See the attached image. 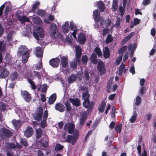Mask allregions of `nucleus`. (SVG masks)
Segmentation results:
<instances>
[{
    "label": "nucleus",
    "mask_w": 156,
    "mask_h": 156,
    "mask_svg": "<svg viewBox=\"0 0 156 156\" xmlns=\"http://www.w3.org/2000/svg\"><path fill=\"white\" fill-rule=\"evenodd\" d=\"M30 51L25 45H21L18 49L17 55L19 56H22V62H26L28 60L30 54Z\"/></svg>",
    "instance_id": "obj_1"
},
{
    "label": "nucleus",
    "mask_w": 156,
    "mask_h": 156,
    "mask_svg": "<svg viewBox=\"0 0 156 156\" xmlns=\"http://www.w3.org/2000/svg\"><path fill=\"white\" fill-rule=\"evenodd\" d=\"M50 31V36L51 38L54 39L59 37L62 40L63 39L62 34L58 32L57 27L55 24H51Z\"/></svg>",
    "instance_id": "obj_2"
},
{
    "label": "nucleus",
    "mask_w": 156,
    "mask_h": 156,
    "mask_svg": "<svg viewBox=\"0 0 156 156\" xmlns=\"http://www.w3.org/2000/svg\"><path fill=\"white\" fill-rule=\"evenodd\" d=\"M83 98L84 100L83 102V106L87 108L88 110L92 109L93 108L94 103L93 102H91L90 103V101L88 99L90 97L89 94L87 92H84L82 94Z\"/></svg>",
    "instance_id": "obj_3"
},
{
    "label": "nucleus",
    "mask_w": 156,
    "mask_h": 156,
    "mask_svg": "<svg viewBox=\"0 0 156 156\" xmlns=\"http://www.w3.org/2000/svg\"><path fill=\"white\" fill-rule=\"evenodd\" d=\"M73 135H68L66 137V141L68 143H70L72 145H74L79 135V133L78 130H76Z\"/></svg>",
    "instance_id": "obj_4"
},
{
    "label": "nucleus",
    "mask_w": 156,
    "mask_h": 156,
    "mask_svg": "<svg viewBox=\"0 0 156 156\" xmlns=\"http://www.w3.org/2000/svg\"><path fill=\"white\" fill-rule=\"evenodd\" d=\"M33 35L35 38L38 40L39 39V37L41 38L44 37V32L41 27H38L35 29L34 31L33 32Z\"/></svg>",
    "instance_id": "obj_5"
},
{
    "label": "nucleus",
    "mask_w": 156,
    "mask_h": 156,
    "mask_svg": "<svg viewBox=\"0 0 156 156\" xmlns=\"http://www.w3.org/2000/svg\"><path fill=\"white\" fill-rule=\"evenodd\" d=\"M75 125L72 123H66L65 124L64 129L65 130H68V132L69 133H73L76 129H74Z\"/></svg>",
    "instance_id": "obj_6"
},
{
    "label": "nucleus",
    "mask_w": 156,
    "mask_h": 156,
    "mask_svg": "<svg viewBox=\"0 0 156 156\" xmlns=\"http://www.w3.org/2000/svg\"><path fill=\"white\" fill-rule=\"evenodd\" d=\"M12 133L9 129H2L0 130V136L3 139L12 136Z\"/></svg>",
    "instance_id": "obj_7"
},
{
    "label": "nucleus",
    "mask_w": 156,
    "mask_h": 156,
    "mask_svg": "<svg viewBox=\"0 0 156 156\" xmlns=\"http://www.w3.org/2000/svg\"><path fill=\"white\" fill-rule=\"evenodd\" d=\"M5 66V63H3L2 66ZM9 70L5 68H2L0 70V78H6L9 75Z\"/></svg>",
    "instance_id": "obj_8"
},
{
    "label": "nucleus",
    "mask_w": 156,
    "mask_h": 156,
    "mask_svg": "<svg viewBox=\"0 0 156 156\" xmlns=\"http://www.w3.org/2000/svg\"><path fill=\"white\" fill-rule=\"evenodd\" d=\"M43 113V108L42 107L38 108L36 113L34 116V119L38 121L40 120L41 118Z\"/></svg>",
    "instance_id": "obj_9"
},
{
    "label": "nucleus",
    "mask_w": 156,
    "mask_h": 156,
    "mask_svg": "<svg viewBox=\"0 0 156 156\" xmlns=\"http://www.w3.org/2000/svg\"><path fill=\"white\" fill-rule=\"evenodd\" d=\"M6 4H8V6H7L5 10V14L7 15L9 12L10 9V7H11V4L10 2H5L4 4L2 5L0 7V16H1L2 14V12L3 9L4 8L5 5Z\"/></svg>",
    "instance_id": "obj_10"
},
{
    "label": "nucleus",
    "mask_w": 156,
    "mask_h": 156,
    "mask_svg": "<svg viewBox=\"0 0 156 156\" xmlns=\"http://www.w3.org/2000/svg\"><path fill=\"white\" fill-rule=\"evenodd\" d=\"M69 101L73 106L75 107H78L80 104V100L77 98H70L69 99Z\"/></svg>",
    "instance_id": "obj_11"
},
{
    "label": "nucleus",
    "mask_w": 156,
    "mask_h": 156,
    "mask_svg": "<svg viewBox=\"0 0 156 156\" xmlns=\"http://www.w3.org/2000/svg\"><path fill=\"white\" fill-rule=\"evenodd\" d=\"M21 94L23 98L27 102L30 101L31 96L29 93L26 91H21Z\"/></svg>",
    "instance_id": "obj_12"
},
{
    "label": "nucleus",
    "mask_w": 156,
    "mask_h": 156,
    "mask_svg": "<svg viewBox=\"0 0 156 156\" xmlns=\"http://www.w3.org/2000/svg\"><path fill=\"white\" fill-rule=\"evenodd\" d=\"M97 68L98 70L101 73L105 74V69L103 61H100L98 62Z\"/></svg>",
    "instance_id": "obj_13"
},
{
    "label": "nucleus",
    "mask_w": 156,
    "mask_h": 156,
    "mask_svg": "<svg viewBox=\"0 0 156 156\" xmlns=\"http://www.w3.org/2000/svg\"><path fill=\"white\" fill-rule=\"evenodd\" d=\"M33 133V130L32 128L30 126H28L26 129L24 135L26 137H29L32 135Z\"/></svg>",
    "instance_id": "obj_14"
},
{
    "label": "nucleus",
    "mask_w": 156,
    "mask_h": 156,
    "mask_svg": "<svg viewBox=\"0 0 156 156\" xmlns=\"http://www.w3.org/2000/svg\"><path fill=\"white\" fill-rule=\"evenodd\" d=\"M77 27L72 22H70V28L73 32L72 34L73 37L75 39H76V34L77 29Z\"/></svg>",
    "instance_id": "obj_15"
},
{
    "label": "nucleus",
    "mask_w": 156,
    "mask_h": 156,
    "mask_svg": "<svg viewBox=\"0 0 156 156\" xmlns=\"http://www.w3.org/2000/svg\"><path fill=\"white\" fill-rule=\"evenodd\" d=\"M60 61V60L58 58H53L50 61L49 64L52 66L56 67L58 66Z\"/></svg>",
    "instance_id": "obj_16"
},
{
    "label": "nucleus",
    "mask_w": 156,
    "mask_h": 156,
    "mask_svg": "<svg viewBox=\"0 0 156 156\" xmlns=\"http://www.w3.org/2000/svg\"><path fill=\"white\" fill-rule=\"evenodd\" d=\"M14 33V31H12L9 32L8 34L7 37V41L10 44H11L12 43L16 44L15 41L12 39V36Z\"/></svg>",
    "instance_id": "obj_17"
},
{
    "label": "nucleus",
    "mask_w": 156,
    "mask_h": 156,
    "mask_svg": "<svg viewBox=\"0 0 156 156\" xmlns=\"http://www.w3.org/2000/svg\"><path fill=\"white\" fill-rule=\"evenodd\" d=\"M55 109L60 112H63L65 109V107L64 105L61 103H58L56 104L55 106Z\"/></svg>",
    "instance_id": "obj_18"
},
{
    "label": "nucleus",
    "mask_w": 156,
    "mask_h": 156,
    "mask_svg": "<svg viewBox=\"0 0 156 156\" xmlns=\"http://www.w3.org/2000/svg\"><path fill=\"white\" fill-rule=\"evenodd\" d=\"M80 61V58H76L74 59L73 61L70 62V65L71 67L73 68H74L76 67L78 63H79Z\"/></svg>",
    "instance_id": "obj_19"
},
{
    "label": "nucleus",
    "mask_w": 156,
    "mask_h": 156,
    "mask_svg": "<svg viewBox=\"0 0 156 156\" xmlns=\"http://www.w3.org/2000/svg\"><path fill=\"white\" fill-rule=\"evenodd\" d=\"M43 139H44L45 140L41 141L42 147H41V148L42 150H45L46 147L48 146V139L47 136H46L43 138Z\"/></svg>",
    "instance_id": "obj_20"
},
{
    "label": "nucleus",
    "mask_w": 156,
    "mask_h": 156,
    "mask_svg": "<svg viewBox=\"0 0 156 156\" xmlns=\"http://www.w3.org/2000/svg\"><path fill=\"white\" fill-rule=\"evenodd\" d=\"M93 17L96 22H98L100 18V13L99 11L96 9L93 12Z\"/></svg>",
    "instance_id": "obj_21"
},
{
    "label": "nucleus",
    "mask_w": 156,
    "mask_h": 156,
    "mask_svg": "<svg viewBox=\"0 0 156 156\" xmlns=\"http://www.w3.org/2000/svg\"><path fill=\"white\" fill-rule=\"evenodd\" d=\"M62 30L65 34L67 33L69 31V24L66 22L62 26Z\"/></svg>",
    "instance_id": "obj_22"
},
{
    "label": "nucleus",
    "mask_w": 156,
    "mask_h": 156,
    "mask_svg": "<svg viewBox=\"0 0 156 156\" xmlns=\"http://www.w3.org/2000/svg\"><path fill=\"white\" fill-rule=\"evenodd\" d=\"M8 147L12 149H14L16 148H18L19 149H21L22 148V146L18 143H16L15 145L14 143H10L8 144Z\"/></svg>",
    "instance_id": "obj_23"
},
{
    "label": "nucleus",
    "mask_w": 156,
    "mask_h": 156,
    "mask_svg": "<svg viewBox=\"0 0 156 156\" xmlns=\"http://www.w3.org/2000/svg\"><path fill=\"white\" fill-rule=\"evenodd\" d=\"M35 54L36 56L41 57L43 55V51L40 47H37L36 48Z\"/></svg>",
    "instance_id": "obj_24"
},
{
    "label": "nucleus",
    "mask_w": 156,
    "mask_h": 156,
    "mask_svg": "<svg viewBox=\"0 0 156 156\" xmlns=\"http://www.w3.org/2000/svg\"><path fill=\"white\" fill-rule=\"evenodd\" d=\"M79 42L81 44H83L85 43L86 39L85 36L81 33H80L78 36Z\"/></svg>",
    "instance_id": "obj_25"
},
{
    "label": "nucleus",
    "mask_w": 156,
    "mask_h": 156,
    "mask_svg": "<svg viewBox=\"0 0 156 156\" xmlns=\"http://www.w3.org/2000/svg\"><path fill=\"white\" fill-rule=\"evenodd\" d=\"M75 49L76 51V58H80L81 56V49L79 45L75 46Z\"/></svg>",
    "instance_id": "obj_26"
},
{
    "label": "nucleus",
    "mask_w": 156,
    "mask_h": 156,
    "mask_svg": "<svg viewBox=\"0 0 156 156\" xmlns=\"http://www.w3.org/2000/svg\"><path fill=\"white\" fill-rule=\"evenodd\" d=\"M62 66L64 68H66L68 65L67 58L66 56H63L61 59Z\"/></svg>",
    "instance_id": "obj_27"
},
{
    "label": "nucleus",
    "mask_w": 156,
    "mask_h": 156,
    "mask_svg": "<svg viewBox=\"0 0 156 156\" xmlns=\"http://www.w3.org/2000/svg\"><path fill=\"white\" fill-rule=\"evenodd\" d=\"M104 55L105 58H109L110 56V54L109 48L108 47H105L103 49Z\"/></svg>",
    "instance_id": "obj_28"
},
{
    "label": "nucleus",
    "mask_w": 156,
    "mask_h": 156,
    "mask_svg": "<svg viewBox=\"0 0 156 156\" xmlns=\"http://www.w3.org/2000/svg\"><path fill=\"white\" fill-rule=\"evenodd\" d=\"M47 86L46 84H44L42 85H38L37 91L41 90V92L44 93L46 91Z\"/></svg>",
    "instance_id": "obj_29"
},
{
    "label": "nucleus",
    "mask_w": 156,
    "mask_h": 156,
    "mask_svg": "<svg viewBox=\"0 0 156 156\" xmlns=\"http://www.w3.org/2000/svg\"><path fill=\"white\" fill-rule=\"evenodd\" d=\"M18 18L19 20L22 23H24L25 22H29L30 21L29 19L26 16H19L18 17Z\"/></svg>",
    "instance_id": "obj_30"
},
{
    "label": "nucleus",
    "mask_w": 156,
    "mask_h": 156,
    "mask_svg": "<svg viewBox=\"0 0 156 156\" xmlns=\"http://www.w3.org/2000/svg\"><path fill=\"white\" fill-rule=\"evenodd\" d=\"M106 103L104 101H102L98 108V110L101 113H103L104 112L106 106Z\"/></svg>",
    "instance_id": "obj_31"
},
{
    "label": "nucleus",
    "mask_w": 156,
    "mask_h": 156,
    "mask_svg": "<svg viewBox=\"0 0 156 156\" xmlns=\"http://www.w3.org/2000/svg\"><path fill=\"white\" fill-rule=\"evenodd\" d=\"M97 6L99 9L100 12H103L105 10V6L104 4L101 1L97 2Z\"/></svg>",
    "instance_id": "obj_32"
},
{
    "label": "nucleus",
    "mask_w": 156,
    "mask_h": 156,
    "mask_svg": "<svg viewBox=\"0 0 156 156\" xmlns=\"http://www.w3.org/2000/svg\"><path fill=\"white\" fill-rule=\"evenodd\" d=\"M56 95L55 93H54L51 95L48 99V103L50 104H53L56 100Z\"/></svg>",
    "instance_id": "obj_33"
},
{
    "label": "nucleus",
    "mask_w": 156,
    "mask_h": 156,
    "mask_svg": "<svg viewBox=\"0 0 156 156\" xmlns=\"http://www.w3.org/2000/svg\"><path fill=\"white\" fill-rule=\"evenodd\" d=\"M134 34V32H131L127 36L125 37L122 41V43L123 44L125 43L128 41H129Z\"/></svg>",
    "instance_id": "obj_34"
},
{
    "label": "nucleus",
    "mask_w": 156,
    "mask_h": 156,
    "mask_svg": "<svg viewBox=\"0 0 156 156\" xmlns=\"http://www.w3.org/2000/svg\"><path fill=\"white\" fill-rule=\"evenodd\" d=\"M18 73L16 72H14L10 75L9 79L12 81H13L17 79L18 76Z\"/></svg>",
    "instance_id": "obj_35"
},
{
    "label": "nucleus",
    "mask_w": 156,
    "mask_h": 156,
    "mask_svg": "<svg viewBox=\"0 0 156 156\" xmlns=\"http://www.w3.org/2000/svg\"><path fill=\"white\" fill-rule=\"evenodd\" d=\"M12 122L16 129H18L21 126V123L19 120L14 119L12 121Z\"/></svg>",
    "instance_id": "obj_36"
},
{
    "label": "nucleus",
    "mask_w": 156,
    "mask_h": 156,
    "mask_svg": "<svg viewBox=\"0 0 156 156\" xmlns=\"http://www.w3.org/2000/svg\"><path fill=\"white\" fill-rule=\"evenodd\" d=\"M32 21L34 23L37 24H40L41 23V21L40 18L38 16H36L32 18Z\"/></svg>",
    "instance_id": "obj_37"
},
{
    "label": "nucleus",
    "mask_w": 156,
    "mask_h": 156,
    "mask_svg": "<svg viewBox=\"0 0 156 156\" xmlns=\"http://www.w3.org/2000/svg\"><path fill=\"white\" fill-rule=\"evenodd\" d=\"M90 59L92 63L94 64H96L97 62V56L94 54H93L91 57Z\"/></svg>",
    "instance_id": "obj_38"
},
{
    "label": "nucleus",
    "mask_w": 156,
    "mask_h": 156,
    "mask_svg": "<svg viewBox=\"0 0 156 156\" xmlns=\"http://www.w3.org/2000/svg\"><path fill=\"white\" fill-rule=\"evenodd\" d=\"M42 67V63L41 58L40 60L39 61L38 63L36 64L35 66H33V68L37 70H39L41 69Z\"/></svg>",
    "instance_id": "obj_39"
},
{
    "label": "nucleus",
    "mask_w": 156,
    "mask_h": 156,
    "mask_svg": "<svg viewBox=\"0 0 156 156\" xmlns=\"http://www.w3.org/2000/svg\"><path fill=\"white\" fill-rule=\"evenodd\" d=\"M76 76L75 75L71 76L68 79V82L69 83H71L73 82L76 80Z\"/></svg>",
    "instance_id": "obj_40"
},
{
    "label": "nucleus",
    "mask_w": 156,
    "mask_h": 156,
    "mask_svg": "<svg viewBox=\"0 0 156 156\" xmlns=\"http://www.w3.org/2000/svg\"><path fill=\"white\" fill-rule=\"evenodd\" d=\"M37 133V138H39L41 137L42 135V131L41 129L39 128L36 129Z\"/></svg>",
    "instance_id": "obj_41"
},
{
    "label": "nucleus",
    "mask_w": 156,
    "mask_h": 156,
    "mask_svg": "<svg viewBox=\"0 0 156 156\" xmlns=\"http://www.w3.org/2000/svg\"><path fill=\"white\" fill-rule=\"evenodd\" d=\"M65 105L66 107L67 111L68 112L70 111L72 109V106L70 103L69 102L66 101L65 103Z\"/></svg>",
    "instance_id": "obj_42"
},
{
    "label": "nucleus",
    "mask_w": 156,
    "mask_h": 156,
    "mask_svg": "<svg viewBox=\"0 0 156 156\" xmlns=\"http://www.w3.org/2000/svg\"><path fill=\"white\" fill-rule=\"evenodd\" d=\"M137 115V113L135 111L134 113V115L130 118L129 120L131 123H133L135 122L136 119Z\"/></svg>",
    "instance_id": "obj_43"
},
{
    "label": "nucleus",
    "mask_w": 156,
    "mask_h": 156,
    "mask_svg": "<svg viewBox=\"0 0 156 156\" xmlns=\"http://www.w3.org/2000/svg\"><path fill=\"white\" fill-rule=\"evenodd\" d=\"M125 66V64L123 63H122L120 66L119 68V73L120 75L122 74Z\"/></svg>",
    "instance_id": "obj_44"
},
{
    "label": "nucleus",
    "mask_w": 156,
    "mask_h": 156,
    "mask_svg": "<svg viewBox=\"0 0 156 156\" xmlns=\"http://www.w3.org/2000/svg\"><path fill=\"white\" fill-rule=\"evenodd\" d=\"M5 44L3 41L0 42V51L3 52L5 50Z\"/></svg>",
    "instance_id": "obj_45"
},
{
    "label": "nucleus",
    "mask_w": 156,
    "mask_h": 156,
    "mask_svg": "<svg viewBox=\"0 0 156 156\" xmlns=\"http://www.w3.org/2000/svg\"><path fill=\"white\" fill-rule=\"evenodd\" d=\"M31 75L33 77L35 76L37 77L39 79L41 78V75L37 71H34L32 72Z\"/></svg>",
    "instance_id": "obj_46"
},
{
    "label": "nucleus",
    "mask_w": 156,
    "mask_h": 156,
    "mask_svg": "<svg viewBox=\"0 0 156 156\" xmlns=\"http://www.w3.org/2000/svg\"><path fill=\"white\" fill-rule=\"evenodd\" d=\"M118 5V0H113L112 6L113 7V11H115L117 8Z\"/></svg>",
    "instance_id": "obj_47"
},
{
    "label": "nucleus",
    "mask_w": 156,
    "mask_h": 156,
    "mask_svg": "<svg viewBox=\"0 0 156 156\" xmlns=\"http://www.w3.org/2000/svg\"><path fill=\"white\" fill-rule=\"evenodd\" d=\"M40 3L38 1H37L33 5L32 9V11L35 12V10L37 9V7L40 5Z\"/></svg>",
    "instance_id": "obj_48"
},
{
    "label": "nucleus",
    "mask_w": 156,
    "mask_h": 156,
    "mask_svg": "<svg viewBox=\"0 0 156 156\" xmlns=\"http://www.w3.org/2000/svg\"><path fill=\"white\" fill-rule=\"evenodd\" d=\"M70 34H69V35L71 37V38L66 37V42L69 45H71L72 44V41H71V39L72 38V37L71 36V35H72L71 33H70Z\"/></svg>",
    "instance_id": "obj_49"
},
{
    "label": "nucleus",
    "mask_w": 156,
    "mask_h": 156,
    "mask_svg": "<svg viewBox=\"0 0 156 156\" xmlns=\"http://www.w3.org/2000/svg\"><path fill=\"white\" fill-rule=\"evenodd\" d=\"M28 80L31 86V87L33 89L35 90L36 88L37 89L38 85L37 86H36L35 85V84L33 82V81L31 80L30 79H29Z\"/></svg>",
    "instance_id": "obj_50"
},
{
    "label": "nucleus",
    "mask_w": 156,
    "mask_h": 156,
    "mask_svg": "<svg viewBox=\"0 0 156 156\" xmlns=\"http://www.w3.org/2000/svg\"><path fill=\"white\" fill-rule=\"evenodd\" d=\"M37 14L40 16H43L45 15V12L44 10L39 9L37 12Z\"/></svg>",
    "instance_id": "obj_51"
},
{
    "label": "nucleus",
    "mask_w": 156,
    "mask_h": 156,
    "mask_svg": "<svg viewBox=\"0 0 156 156\" xmlns=\"http://www.w3.org/2000/svg\"><path fill=\"white\" fill-rule=\"evenodd\" d=\"M127 47L126 46H123L122 47L119 49V54L121 55L122 53L125 52L127 49Z\"/></svg>",
    "instance_id": "obj_52"
},
{
    "label": "nucleus",
    "mask_w": 156,
    "mask_h": 156,
    "mask_svg": "<svg viewBox=\"0 0 156 156\" xmlns=\"http://www.w3.org/2000/svg\"><path fill=\"white\" fill-rule=\"evenodd\" d=\"M121 22V19L119 17H117L116 20L115 22V23L114 25V26L117 28H118L120 25Z\"/></svg>",
    "instance_id": "obj_53"
},
{
    "label": "nucleus",
    "mask_w": 156,
    "mask_h": 156,
    "mask_svg": "<svg viewBox=\"0 0 156 156\" xmlns=\"http://www.w3.org/2000/svg\"><path fill=\"white\" fill-rule=\"evenodd\" d=\"M86 120V117L84 115H82L80 119V123L81 126H82Z\"/></svg>",
    "instance_id": "obj_54"
},
{
    "label": "nucleus",
    "mask_w": 156,
    "mask_h": 156,
    "mask_svg": "<svg viewBox=\"0 0 156 156\" xmlns=\"http://www.w3.org/2000/svg\"><path fill=\"white\" fill-rule=\"evenodd\" d=\"M122 55L121 54L119 55L117 58L115 62V64L116 65H118L119 64L122 60Z\"/></svg>",
    "instance_id": "obj_55"
},
{
    "label": "nucleus",
    "mask_w": 156,
    "mask_h": 156,
    "mask_svg": "<svg viewBox=\"0 0 156 156\" xmlns=\"http://www.w3.org/2000/svg\"><path fill=\"white\" fill-rule=\"evenodd\" d=\"M20 144L25 147H27L28 145L27 143L24 139L21 138L20 140Z\"/></svg>",
    "instance_id": "obj_56"
},
{
    "label": "nucleus",
    "mask_w": 156,
    "mask_h": 156,
    "mask_svg": "<svg viewBox=\"0 0 156 156\" xmlns=\"http://www.w3.org/2000/svg\"><path fill=\"white\" fill-rule=\"evenodd\" d=\"M63 146L62 145L60 144H57L55 147V149L56 150H60L63 149Z\"/></svg>",
    "instance_id": "obj_57"
},
{
    "label": "nucleus",
    "mask_w": 156,
    "mask_h": 156,
    "mask_svg": "<svg viewBox=\"0 0 156 156\" xmlns=\"http://www.w3.org/2000/svg\"><path fill=\"white\" fill-rule=\"evenodd\" d=\"M94 51L99 56H101L102 54L100 48H99L97 47L95 48L94 49Z\"/></svg>",
    "instance_id": "obj_58"
},
{
    "label": "nucleus",
    "mask_w": 156,
    "mask_h": 156,
    "mask_svg": "<svg viewBox=\"0 0 156 156\" xmlns=\"http://www.w3.org/2000/svg\"><path fill=\"white\" fill-rule=\"evenodd\" d=\"M122 125L121 124L116 126L115 128V131L118 133L121 132L122 130Z\"/></svg>",
    "instance_id": "obj_59"
},
{
    "label": "nucleus",
    "mask_w": 156,
    "mask_h": 156,
    "mask_svg": "<svg viewBox=\"0 0 156 156\" xmlns=\"http://www.w3.org/2000/svg\"><path fill=\"white\" fill-rule=\"evenodd\" d=\"M113 40V38L112 36L110 35H108L107 38L106 39V43H109L111 42Z\"/></svg>",
    "instance_id": "obj_60"
},
{
    "label": "nucleus",
    "mask_w": 156,
    "mask_h": 156,
    "mask_svg": "<svg viewBox=\"0 0 156 156\" xmlns=\"http://www.w3.org/2000/svg\"><path fill=\"white\" fill-rule=\"evenodd\" d=\"M141 101V98L139 96H137L136 98L135 104L137 106H138L140 103Z\"/></svg>",
    "instance_id": "obj_61"
},
{
    "label": "nucleus",
    "mask_w": 156,
    "mask_h": 156,
    "mask_svg": "<svg viewBox=\"0 0 156 156\" xmlns=\"http://www.w3.org/2000/svg\"><path fill=\"white\" fill-rule=\"evenodd\" d=\"M88 58L86 55H85L82 56V61L83 63L84 64H87V62Z\"/></svg>",
    "instance_id": "obj_62"
},
{
    "label": "nucleus",
    "mask_w": 156,
    "mask_h": 156,
    "mask_svg": "<svg viewBox=\"0 0 156 156\" xmlns=\"http://www.w3.org/2000/svg\"><path fill=\"white\" fill-rule=\"evenodd\" d=\"M6 108L5 105L3 102L0 103V110L2 111L4 110Z\"/></svg>",
    "instance_id": "obj_63"
},
{
    "label": "nucleus",
    "mask_w": 156,
    "mask_h": 156,
    "mask_svg": "<svg viewBox=\"0 0 156 156\" xmlns=\"http://www.w3.org/2000/svg\"><path fill=\"white\" fill-rule=\"evenodd\" d=\"M46 120L43 119L41 122V127L42 128H44L46 126Z\"/></svg>",
    "instance_id": "obj_64"
}]
</instances>
